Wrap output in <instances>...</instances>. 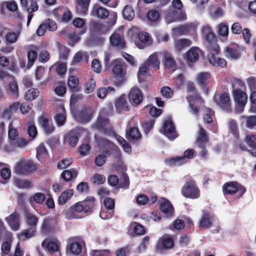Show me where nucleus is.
<instances>
[{"mask_svg": "<svg viewBox=\"0 0 256 256\" xmlns=\"http://www.w3.org/2000/svg\"><path fill=\"white\" fill-rule=\"evenodd\" d=\"M78 134L74 130H70L64 136V140L72 147H75L78 142Z\"/></svg>", "mask_w": 256, "mask_h": 256, "instance_id": "nucleus-32", "label": "nucleus"}, {"mask_svg": "<svg viewBox=\"0 0 256 256\" xmlns=\"http://www.w3.org/2000/svg\"><path fill=\"white\" fill-rule=\"evenodd\" d=\"M39 126L43 129L46 134H50L55 130V127L52 120H50L45 115L40 116L38 120Z\"/></svg>", "mask_w": 256, "mask_h": 256, "instance_id": "nucleus-15", "label": "nucleus"}, {"mask_svg": "<svg viewBox=\"0 0 256 256\" xmlns=\"http://www.w3.org/2000/svg\"><path fill=\"white\" fill-rule=\"evenodd\" d=\"M210 78V74L209 72H203L199 74L196 78L198 84L206 94L208 93V84Z\"/></svg>", "mask_w": 256, "mask_h": 256, "instance_id": "nucleus-21", "label": "nucleus"}, {"mask_svg": "<svg viewBox=\"0 0 256 256\" xmlns=\"http://www.w3.org/2000/svg\"><path fill=\"white\" fill-rule=\"evenodd\" d=\"M39 50V47L34 44H30L28 46V50L27 52L28 64L32 66L38 58V52Z\"/></svg>", "mask_w": 256, "mask_h": 256, "instance_id": "nucleus-26", "label": "nucleus"}, {"mask_svg": "<svg viewBox=\"0 0 256 256\" xmlns=\"http://www.w3.org/2000/svg\"><path fill=\"white\" fill-rule=\"evenodd\" d=\"M63 112L61 114H57L54 116V120L58 126H64L65 124L66 120L65 110L62 108Z\"/></svg>", "mask_w": 256, "mask_h": 256, "instance_id": "nucleus-53", "label": "nucleus"}, {"mask_svg": "<svg viewBox=\"0 0 256 256\" xmlns=\"http://www.w3.org/2000/svg\"><path fill=\"white\" fill-rule=\"evenodd\" d=\"M184 228V220L176 218L172 224L169 226V228L171 230H182Z\"/></svg>", "mask_w": 256, "mask_h": 256, "instance_id": "nucleus-59", "label": "nucleus"}, {"mask_svg": "<svg viewBox=\"0 0 256 256\" xmlns=\"http://www.w3.org/2000/svg\"><path fill=\"white\" fill-rule=\"evenodd\" d=\"M122 16L124 19L131 20L134 16V12L130 6L126 5L122 11Z\"/></svg>", "mask_w": 256, "mask_h": 256, "instance_id": "nucleus-49", "label": "nucleus"}, {"mask_svg": "<svg viewBox=\"0 0 256 256\" xmlns=\"http://www.w3.org/2000/svg\"><path fill=\"white\" fill-rule=\"evenodd\" d=\"M6 6V8L10 12H15L18 8V6L14 1L5 2L1 6L0 11L2 14H3V6Z\"/></svg>", "mask_w": 256, "mask_h": 256, "instance_id": "nucleus-60", "label": "nucleus"}, {"mask_svg": "<svg viewBox=\"0 0 256 256\" xmlns=\"http://www.w3.org/2000/svg\"><path fill=\"white\" fill-rule=\"evenodd\" d=\"M218 34L222 36H227L228 34V26L226 23H220L218 26Z\"/></svg>", "mask_w": 256, "mask_h": 256, "instance_id": "nucleus-61", "label": "nucleus"}, {"mask_svg": "<svg viewBox=\"0 0 256 256\" xmlns=\"http://www.w3.org/2000/svg\"><path fill=\"white\" fill-rule=\"evenodd\" d=\"M109 14L106 8L98 6H94L91 12L92 16L100 18H106Z\"/></svg>", "mask_w": 256, "mask_h": 256, "instance_id": "nucleus-35", "label": "nucleus"}, {"mask_svg": "<svg viewBox=\"0 0 256 256\" xmlns=\"http://www.w3.org/2000/svg\"><path fill=\"white\" fill-rule=\"evenodd\" d=\"M214 116V111L210 108H206L205 110V114L203 116L204 122L206 124L212 123L213 122Z\"/></svg>", "mask_w": 256, "mask_h": 256, "instance_id": "nucleus-52", "label": "nucleus"}, {"mask_svg": "<svg viewBox=\"0 0 256 256\" xmlns=\"http://www.w3.org/2000/svg\"><path fill=\"white\" fill-rule=\"evenodd\" d=\"M114 88L112 86L100 88L97 90V95L98 98H103L106 97L108 93L114 92Z\"/></svg>", "mask_w": 256, "mask_h": 256, "instance_id": "nucleus-56", "label": "nucleus"}, {"mask_svg": "<svg viewBox=\"0 0 256 256\" xmlns=\"http://www.w3.org/2000/svg\"><path fill=\"white\" fill-rule=\"evenodd\" d=\"M60 242L58 241H50L45 239L42 243V247L50 252L54 253L59 250Z\"/></svg>", "mask_w": 256, "mask_h": 256, "instance_id": "nucleus-33", "label": "nucleus"}, {"mask_svg": "<svg viewBox=\"0 0 256 256\" xmlns=\"http://www.w3.org/2000/svg\"><path fill=\"white\" fill-rule=\"evenodd\" d=\"M214 100L216 104L226 112L231 110V102L230 95L228 92H223L220 95L215 94Z\"/></svg>", "mask_w": 256, "mask_h": 256, "instance_id": "nucleus-8", "label": "nucleus"}, {"mask_svg": "<svg viewBox=\"0 0 256 256\" xmlns=\"http://www.w3.org/2000/svg\"><path fill=\"white\" fill-rule=\"evenodd\" d=\"M202 34L204 37L205 40L208 44L206 48L208 52H216L220 50V48L216 42V38L210 26H205L202 27Z\"/></svg>", "mask_w": 256, "mask_h": 256, "instance_id": "nucleus-4", "label": "nucleus"}, {"mask_svg": "<svg viewBox=\"0 0 256 256\" xmlns=\"http://www.w3.org/2000/svg\"><path fill=\"white\" fill-rule=\"evenodd\" d=\"M232 94L236 103V112L237 113H241L244 111L248 100V96L242 90L245 88V83L240 79L234 78L232 83Z\"/></svg>", "mask_w": 256, "mask_h": 256, "instance_id": "nucleus-1", "label": "nucleus"}, {"mask_svg": "<svg viewBox=\"0 0 256 256\" xmlns=\"http://www.w3.org/2000/svg\"><path fill=\"white\" fill-rule=\"evenodd\" d=\"M81 202L84 208V213H91L95 208L96 200L94 197L90 196Z\"/></svg>", "mask_w": 256, "mask_h": 256, "instance_id": "nucleus-30", "label": "nucleus"}, {"mask_svg": "<svg viewBox=\"0 0 256 256\" xmlns=\"http://www.w3.org/2000/svg\"><path fill=\"white\" fill-rule=\"evenodd\" d=\"M36 170V165L30 160H21L15 166L14 172L22 176H27Z\"/></svg>", "mask_w": 256, "mask_h": 256, "instance_id": "nucleus-7", "label": "nucleus"}, {"mask_svg": "<svg viewBox=\"0 0 256 256\" xmlns=\"http://www.w3.org/2000/svg\"><path fill=\"white\" fill-rule=\"evenodd\" d=\"M36 232V228L28 227V228L22 231L19 236L20 238L24 237V238H30L34 236Z\"/></svg>", "mask_w": 256, "mask_h": 256, "instance_id": "nucleus-48", "label": "nucleus"}, {"mask_svg": "<svg viewBox=\"0 0 256 256\" xmlns=\"http://www.w3.org/2000/svg\"><path fill=\"white\" fill-rule=\"evenodd\" d=\"M162 55V62L164 67L168 69L175 70L176 66V62L172 55L166 51L164 52Z\"/></svg>", "mask_w": 256, "mask_h": 256, "instance_id": "nucleus-23", "label": "nucleus"}, {"mask_svg": "<svg viewBox=\"0 0 256 256\" xmlns=\"http://www.w3.org/2000/svg\"><path fill=\"white\" fill-rule=\"evenodd\" d=\"M224 195L236 194V197L240 198L246 192V188L236 181H230L224 184L222 188Z\"/></svg>", "mask_w": 256, "mask_h": 256, "instance_id": "nucleus-3", "label": "nucleus"}, {"mask_svg": "<svg viewBox=\"0 0 256 256\" xmlns=\"http://www.w3.org/2000/svg\"><path fill=\"white\" fill-rule=\"evenodd\" d=\"M115 107L118 112L130 110L128 103L124 96H122L118 98L115 104Z\"/></svg>", "mask_w": 256, "mask_h": 256, "instance_id": "nucleus-36", "label": "nucleus"}, {"mask_svg": "<svg viewBox=\"0 0 256 256\" xmlns=\"http://www.w3.org/2000/svg\"><path fill=\"white\" fill-rule=\"evenodd\" d=\"M241 33L244 44L246 45L250 44L252 36L250 30L248 28H244Z\"/></svg>", "mask_w": 256, "mask_h": 256, "instance_id": "nucleus-64", "label": "nucleus"}, {"mask_svg": "<svg viewBox=\"0 0 256 256\" xmlns=\"http://www.w3.org/2000/svg\"><path fill=\"white\" fill-rule=\"evenodd\" d=\"M82 240L79 237H74L70 239L69 244L67 246L70 252L74 255L79 254L82 250Z\"/></svg>", "mask_w": 256, "mask_h": 256, "instance_id": "nucleus-16", "label": "nucleus"}, {"mask_svg": "<svg viewBox=\"0 0 256 256\" xmlns=\"http://www.w3.org/2000/svg\"><path fill=\"white\" fill-rule=\"evenodd\" d=\"M214 218L215 216L212 212L204 210L202 218L199 221V227L202 229L209 228L212 225Z\"/></svg>", "mask_w": 256, "mask_h": 256, "instance_id": "nucleus-13", "label": "nucleus"}, {"mask_svg": "<svg viewBox=\"0 0 256 256\" xmlns=\"http://www.w3.org/2000/svg\"><path fill=\"white\" fill-rule=\"evenodd\" d=\"M192 42L188 39L183 38L176 40L174 42L175 49L180 52L191 45Z\"/></svg>", "mask_w": 256, "mask_h": 256, "instance_id": "nucleus-45", "label": "nucleus"}, {"mask_svg": "<svg viewBox=\"0 0 256 256\" xmlns=\"http://www.w3.org/2000/svg\"><path fill=\"white\" fill-rule=\"evenodd\" d=\"M110 41L112 46L118 49H124L126 47V44L122 35L114 32L110 38Z\"/></svg>", "mask_w": 256, "mask_h": 256, "instance_id": "nucleus-22", "label": "nucleus"}, {"mask_svg": "<svg viewBox=\"0 0 256 256\" xmlns=\"http://www.w3.org/2000/svg\"><path fill=\"white\" fill-rule=\"evenodd\" d=\"M92 114L89 107H84L76 114V118L80 122H88L90 120Z\"/></svg>", "mask_w": 256, "mask_h": 256, "instance_id": "nucleus-25", "label": "nucleus"}, {"mask_svg": "<svg viewBox=\"0 0 256 256\" xmlns=\"http://www.w3.org/2000/svg\"><path fill=\"white\" fill-rule=\"evenodd\" d=\"M9 90L14 97L17 98L18 96V88L16 81H12L9 84Z\"/></svg>", "mask_w": 256, "mask_h": 256, "instance_id": "nucleus-62", "label": "nucleus"}, {"mask_svg": "<svg viewBox=\"0 0 256 256\" xmlns=\"http://www.w3.org/2000/svg\"><path fill=\"white\" fill-rule=\"evenodd\" d=\"M209 141V137L206 131L202 126H199L198 136L196 140V146L206 144Z\"/></svg>", "mask_w": 256, "mask_h": 256, "instance_id": "nucleus-28", "label": "nucleus"}, {"mask_svg": "<svg viewBox=\"0 0 256 256\" xmlns=\"http://www.w3.org/2000/svg\"><path fill=\"white\" fill-rule=\"evenodd\" d=\"M155 122L156 120L154 118H150L146 120L142 123V126L145 134H147L149 133L150 130L153 128Z\"/></svg>", "mask_w": 256, "mask_h": 256, "instance_id": "nucleus-54", "label": "nucleus"}, {"mask_svg": "<svg viewBox=\"0 0 256 256\" xmlns=\"http://www.w3.org/2000/svg\"><path fill=\"white\" fill-rule=\"evenodd\" d=\"M40 94L39 90L36 88H30L24 94V98L27 100H35Z\"/></svg>", "mask_w": 256, "mask_h": 256, "instance_id": "nucleus-50", "label": "nucleus"}, {"mask_svg": "<svg viewBox=\"0 0 256 256\" xmlns=\"http://www.w3.org/2000/svg\"><path fill=\"white\" fill-rule=\"evenodd\" d=\"M201 52V50L198 48L192 47L186 53V58L189 62H196L198 60Z\"/></svg>", "mask_w": 256, "mask_h": 256, "instance_id": "nucleus-29", "label": "nucleus"}, {"mask_svg": "<svg viewBox=\"0 0 256 256\" xmlns=\"http://www.w3.org/2000/svg\"><path fill=\"white\" fill-rule=\"evenodd\" d=\"M109 119L107 116L103 115L100 112L94 124V127L100 132H102L104 134H110L114 132L111 128H105V127L109 124Z\"/></svg>", "mask_w": 256, "mask_h": 256, "instance_id": "nucleus-10", "label": "nucleus"}, {"mask_svg": "<svg viewBox=\"0 0 256 256\" xmlns=\"http://www.w3.org/2000/svg\"><path fill=\"white\" fill-rule=\"evenodd\" d=\"M126 137L131 143H137L140 141L142 135L136 127L130 126L126 130Z\"/></svg>", "mask_w": 256, "mask_h": 256, "instance_id": "nucleus-17", "label": "nucleus"}, {"mask_svg": "<svg viewBox=\"0 0 256 256\" xmlns=\"http://www.w3.org/2000/svg\"><path fill=\"white\" fill-rule=\"evenodd\" d=\"M114 63L112 72L116 78L115 84L116 86H120L125 80L124 76L126 71L124 68V65L120 62L116 60Z\"/></svg>", "mask_w": 256, "mask_h": 256, "instance_id": "nucleus-11", "label": "nucleus"}, {"mask_svg": "<svg viewBox=\"0 0 256 256\" xmlns=\"http://www.w3.org/2000/svg\"><path fill=\"white\" fill-rule=\"evenodd\" d=\"M181 194L184 198L190 199H197L200 196V190L196 181L191 178L186 180L182 188Z\"/></svg>", "mask_w": 256, "mask_h": 256, "instance_id": "nucleus-2", "label": "nucleus"}, {"mask_svg": "<svg viewBox=\"0 0 256 256\" xmlns=\"http://www.w3.org/2000/svg\"><path fill=\"white\" fill-rule=\"evenodd\" d=\"M24 220L28 227L36 228L38 222V218L28 211L24 212Z\"/></svg>", "mask_w": 256, "mask_h": 256, "instance_id": "nucleus-31", "label": "nucleus"}, {"mask_svg": "<svg viewBox=\"0 0 256 256\" xmlns=\"http://www.w3.org/2000/svg\"><path fill=\"white\" fill-rule=\"evenodd\" d=\"M84 213V208L81 202H78L70 206L66 212V217L68 219L80 218L78 214Z\"/></svg>", "mask_w": 256, "mask_h": 256, "instance_id": "nucleus-12", "label": "nucleus"}, {"mask_svg": "<svg viewBox=\"0 0 256 256\" xmlns=\"http://www.w3.org/2000/svg\"><path fill=\"white\" fill-rule=\"evenodd\" d=\"M48 152L44 144H41L36 148V156L39 160H42L48 156Z\"/></svg>", "mask_w": 256, "mask_h": 256, "instance_id": "nucleus-51", "label": "nucleus"}, {"mask_svg": "<svg viewBox=\"0 0 256 256\" xmlns=\"http://www.w3.org/2000/svg\"><path fill=\"white\" fill-rule=\"evenodd\" d=\"M20 108V103L19 102H14L10 104L8 108L6 109L3 112V116L10 118L11 114L13 112H16Z\"/></svg>", "mask_w": 256, "mask_h": 256, "instance_id": "nucleus-46", "label": "nucleus"}, {"mask_svg": "<svg viewBox=\"0 0 256 256\" xmlns=\"http://www.w3.org/2000/svg\"><path fill=\"white\" fill-rule=\"evenodd\" d=\"M147 18L148 20L151 22H156L160 18V14L158 10H151L148 12Z\"/></svg>", "mask_w": 256, "mask_h": 256, "instance_id": "nucleus-63", "label": "nucleus"}, {"mask_svg": "<svg viewBox=\"0 0 256 256\" xmlns=\"http://www.w3.org/2000/svg\"><path fill=\"white\" fill-rule=\"evenodd\" d=\"M90 0H76V12L81 16L86 15L88 11Z\"/></svg>", "mask_w": 256, "mask_h": 256, "instance_id": "nucleus-27", "label": "nucleus"}, {"mask_svg": "<svg viewBox=\"0 0 256 256\" xmlns=\"http://www.w3.org/2000/svg\"><path fill=\"white\" fill-rule=\"evenodd\" d=\"M58 230V220L52 217L45 218L40 228V232L44 236L55 234Z\"/></svg>", "mask_w": 256, "mask_h": 256, "instance_id": "nucleus-5", "label": "nucleus"}, {"mask_svg": "<svg viewBox=\"0 0 256 256\" xmlns=\"http://www.w3.org/2000/svg\"><path fill=\"white\" fill-rule=\"evenodd\" d=\"M79 84L78 78L74 76H70L68 80V88L72 92H78L80 88L78 86Z\"/></svg>", "mask_w": 256, "mask_h": 256, "instance_id": "nucleus-43", "label": "nucleus"}, {"mask_svg": "<svg viewBox=\"0 0 256 256\" xmlns=\"http://www.w3.org/2000/svg\"><path fill=\"white\" fill-rule=\"evenodd\" d=\"M159 202L160 211L168 217H172L174 214V208L172 204L166 198H162Z\"/></svg>", "mask_w": 256, "mask_h": 256, "instance_id": "nucleus-20", "label": "nucleus"}, {"mask_svg": "<svg viewBox=\"0 0 256 256\" xmlns=\"http://www.w3.org/2000/svg\"><path fill=\"white\" fill-rule=\"evenodd\" d=\"M10 64L9 59L4 56L0 55V79L3 80L5 78H9L10 75L4 70V67L8 66Z\"/></svg>", "mask_w": 256, "mask_h": 256, "instance_id": "nucleus-38", "label": "nucleus"}, {"mask_svg": "<svg viewBox=\"0 0 256 256\" xmlns=\"http://www.w3.org/2000/svg\"><path fill=\"white\" fill-rule=\"evenodd\" d=\"M161 132L170 140L176 138L178 134L172 118H169L164 122Z\"/></svg>", "mask_w": 256, "mask_h": 256, "instance_id": "nucleus-9", "label": "nucleus"}, {"mask_svg": "<svg viewBox=\"0 0 256 256\" xmlns=\"http://www.w3.org/2000/svg\"><path fill=\"white\" fill-rule=\"evenodd\" d=\"M20 214L17 212H14L6 218V220L12 230L16 231L19 230L20 226Z\"/></svg>", "mask_w": 256, "mask_h": 256, "instance_id": "nucleus-24", "label": "nucleus"}, {"mask_svg": "<svg viewBox=\"0 0 256 256\" xmlns=\"http://www.w3.org/2000/svg\"><path fill=\"white\" fill-rule=\"evenodd\" d=\"M104 26L98 21H91L89 24V28L92 34H98L102 32Z\"/></svg>", "mask_w": 256, "mask_h": 256, "instance_id": "nucleus-39", "label": "nucleus"}, {"mask_svg": "<svg viewBox=\"0 0 256 256\" xmlns=\"http://www.w3.org/2000/svg\"><path fill=\"white\" fill-rule=\"evenodd\" d=\"M224 56L228 59L237 60L240 56V52L236 48L226 46L224 50Z\"/></svg>", "mask_w": 256, "mask_h": 256, "instance_id": "nucleus-34", "label": "nucleus"}, {"mask_svg": "<svg viewBox=\"0 0 256 256\" xmlns=\"http://www.w3.org/2000/svg\"><path fill=\"white\" fill-rule=\"evenodd\" d=\"M46 196L42 192H36L30 199V202H32L37 204H42L46 200Z\"/></svg>", "mask_w": 256, "mask_h": 256, "instance_id": "nucleus-55", "label": "nucleus"}, {"mask_svg": "<svg viewBox=\"0 0 256 256\" xmlns=\"http://www.w3.org/2000/svg\"><path fill=\"white\" fill-rule=\"evenodd\" d=\"M256 136L252 134L247 135L244 138V141L248 146L254 150H256Z\"/></svg>", "mask_w": 256, "mask_h": 256, "instance_id": "nucleus-58", "label": "nucleus"}, {"mask_svg": "<svg viewBox=\"0 0 256 256\" xmlns=\"http://www.w3.org/2000/svg\"><path fill=\"white\" fill-rule=\"evenodd\" d=\"M146 62L150 67L154 69L158 70L160 68V60L158 58V54L156 52L150 54Z\"/></svg>", "mask_w": 256, "mask_h": 256, "instance_id": "nucleus-41", "label": "nucleus"}, {"mask_svg": "<svg viewBox=\"0 0 256 256\" xmlns=\"http://www.w3.org/2000/svg\"><path fill=\"white\" fill-rule=\"evenodd\" d=\"M14 184L19 188H30L32 187V183L28 180H22L16 178L14 180Z\"/></svg>", "mask_w": 256, "mask_h": 256, "instance_id": "nucleus-47", "label": "nucleus"}, {"mask_svg": "<svg viewBox=\"0 0 256 256\" xmlns=\"http://www.w3.org/2000/svg\"><path fill=\"white\" fill-rule=\"evenodd\" d=\"M158 244L164 249H168L174 247V241L172 236L164 234L160 238Z\"/></svg>", "mask_w": 256, "mask_h": 256, "instance_id": "nucleus-37", "label": "nucleus"}, {"mask_svg": "<svg viewBox=\"0 0 256 256\" xmlns=\"http://www.w3.org/2000/svg\"><path fill=\"white\" fill-rule=\"evenodd\" d=\"M186 98L190 108V112L198 116L200 108L204 106V100L198 92L188 96Z\"/></svg>", "mask_w": 256, "mask_h": 256, "instance_id": "nucleus-6", "label": "nucleus"}, {"mask_svg": "<svg viewBox=\"0 0 256 256\" xmlns=\"http://www.w3.org/2000/svg\"><path fill=\"white\" fill-rule=\"evenodd\" d=\"M78 174V172L76 169L72 168L69 170H64L61 174L62 178L66 182H69L72 178H75Z\"/></svg>", "mask_w": 256, "mask_h": 256, "instance_id": "nucleus-44", "label": "nucleus"}, {"mask_svg": "<svg viewBox=\"0 0 256 256\" xmlns=\"http://www.w3.org/2000/svg\"><path fill=\"white\" fill-rule=\"evenodd\" d=\"M128 100L136 106L140 104L143 99V93L138 87H132L128 94Z\"/></svg>", "mask_w": 256, "mask_h": 256, "instance_id": "nucleus-19", "label": "nucleus"}, {"mask_svg": "<svg viewBox=\"0 0 256 256\" xmlns=\"http://www.w3.org/2000/svg\"><path fill=\"white\" fill-rule=\"evenodd\" d=\"M216 52H210L208 54V59L209 62L214 66H219L220 68H225L226 66L227 62L224 58H219L218 54L220 53Z\"/></svg>", "mask_w": 256, "mask_h": 256, "instance_id": "nucleus-18", "label": "nucleus"}, {"mask_svg": "<svg viewBox=\"0 0 256 256\" xmlns=\"http://www.w3.org/2000/svg\"><path fill=\"white\" fill-rule=\"evenodd\" d=\"M150 36L146 32H139L134 39L136 46L140 49L144 48L150 46Z\"/></svg>", "mask_w": 256, "mask_h": 256, "instance_id": "nucleus-14", "label": "nucleus"}, {"mask_svg": "<svg viewBox=\"0 0 256 256\" xmlns=\"http://www.w3.org/2000/svg\"><path fill=\"white\" fill-rule=\"evenodd\" d=\"M74 191L72 189H68L64 191L59 196L58 203L59 205L65 204L73 196Z\"/></svg>", "mask_w": 256, "mask_h": 256, "instance_id": "nucleus-42", "label": "nucleus"}, {"mask_svg": "<svg viewBox=\"0 0 256 256\" xmlns=\"http://www.w3.org/2000/svg\"><path fill=\"white\" fill-rule=\"evenodd\" d=\"M96 88V81L93 78L88 79L85 84L84 91L86 94L92 92Z\"/></svg>", "mask_w": 256, "mask_h": 256, "instance_id": "nucleus-57", "label": "nucleus"}, {"mask_svg": "<svg viewBox=\"0 0 256 256\" xmlns=\"http://www.w3.org/2000/svg\"><path fill=\"white\" fill-rule=\"evenodd\" d=\"M188 162L182 156H176L166 159V164L170 166H178L187 163Z\"/></svg>", "mask_w": 256, "mask_h": 256, "instance_id": "nucleus-40", "label": "nucleus"}]
</instances>
